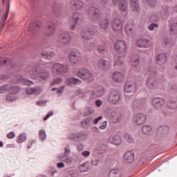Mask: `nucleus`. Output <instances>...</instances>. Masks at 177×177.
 <instances>
[{
	"instance_id": "f257e3e1",
	"label": "nucleus",
	"mask_w": 177,
	"mask_h": 177,
	"mask_svg": "<svg viewBox=\"0 0 177 177\" xmlns=\"http://www.w3.org/2000/svg\"><path fill=\"white\" fill-rule=\"evenodd\" d=\"M27 73L29 77L32 80L46 81V80L49 78V72L46 70H42L41 66H37L33 69L29 67Z\"/></svg>"
},
{
	"instance_id": "f03ea898",
	"label": "nucleus",
	"mask_w": 177,
	"mask_h": 177,
	"mask_svg": "<svg viewBox=\"0 0 177 177\" xmlns=\"http://www.w3.org/2000/svg\"><path fill=\"white\" fill-rule=\"evenodd\" d=\"M149 78L147 82V86L149 89H156L158 86V80L156 78L157 75V71L153 68L149 71Z\"/></svg>"
},
{
	"instance_id": "7ed1b4c3",
	"label": "nucleus",
	"mask_w": 177,
	"mask_h": 177,
	"mask_svg": "<svg viewBox=\"0 0 177 177\" xmlns=\"http://www.w3.org/2000/svg\"><path fill=\"white\" fill-rule=\"evenodd\" d=\"M106 115L110 118L113 124H118L122 120L120 113L115 111L114 109L109 108L106 110Z\"/></svg>"
},
{
	"instance_id": "20e7f679",
	"label": "nucleus",
	"mask_w": 177,
	"mask_h": 177,
	"mask_svg": "<svg viewBox=\"0 0 177 177\" xmlns=\"http://www.w3.org/2000/svg\"><path fill=\"white\" fill-rule=\"evenodd\" d=\"M51 65V71L53 74H56L57 75H63V74H66L67 73V66L63 65L60 63L50 64Z\"/></svg>"
},
{
	"instance_id": "39448f33",
	"label": "nucleus",
	"mask_w": 177,
	"mask_h": 177,
	"mask_svg": "<svg viewBox=\"0 0 177 177\" xmlns=\"http://www.w3.org/2000/svg\"><path fill=\"white\" fill-rule=\"evenodd\" d=\"M76 75L85 81H93V73L88 69H80Z\"/></svg>"
},
{
	"instance_id": "423d86ee",
	"label": "nucleus",
	"mask_w": 177,
	"mask_h": 177,
	"mask_svg": "<svg viewBox=\"0 0 177 177\" xmlns=\"http://www.w3.org/2000/svg\"><path fill=\"white\" fill-rule=\"evenodd\" d=\"M68 57L71 64H78V62H81L82 59L81 57V53L78 50L71 51Z\"/></svg>"
},
{
	"instance_id": "0eeeda50",
	"label": "nucleus",
	"mask_w": 177,
	"mask_h": 177,
	"mask_svg": "<svg viewBox=\"0 0 177 177\" xmlns=\"http://www.w3.org/2000/svg\"><path fill=\"white\" fill-rule=\"evenodd\" d=\"M81 38L83 41H91L95 38V31L87 28L80 32Z\"/></svg>"
},
{
	"instance_id": "6e6552de",
	"label": "nucleus",
	"mask_w": 177,
	"mask_h": 177,
	"mask_svg": "<svg viewBox=\"0 0 177 177\" xmlns=\"http://www.w3.org/2000/svg\"><path fill=\"white\" fill-rule=\"evenodd\" d=\"M134 125H143L146 122V115L143 113L135 114L131 119Z\"/></svg>"
},
{
	"instance_id": "1a4fd4ad",
	"label": "nucleus",
	"mask_w": 177,
	"mask_h": 177,
	"mask_svg": "<svg viewBox=\"0 0 177 177\" xmlns=\"http://www.w3.org/2000/svg\"><path fill=\"white\" fill-rule=\"evenodd\" d=\"M152 104L156 110H160L165 106V103H167V101H165V99L160 97H153L151 100Z\"/></svg>"
},
{
	"instance_id": "9d476101",
	"label": "nucleus",
	"mask_w": 177,
	"mask_h": 177,
	"mask_svg": "<svg viewBox=\"0 0 177 177\" xmlns=\"http://www.w3.org/2000/svg\"><path fill=\"white\" fill-rule=\"evenodd\" d=\"M114 48L118 53H124L127 52V44L125 41L117 40L114 44Z\"/></svg>"
},
{
	"instance_id": "9b49d317",
	"label": "nucleus",
	"mask_w": 177,
	"mask_h": 177,
	"mask_svg": "<svg viewBox=\"0 0 177 177\" xmlns=\"http://www.w3.org/2000/svg\"><path fill=\"white\" fill-rule=\"evenodd\" d=\"M80 97L86 102H92L96 99V92L95 91H88L83 93Z\"/></svg>"
},
{
	"instance_id": "f8f14e48",
	"label": "nucleus",
	"mask_w": 177,
	"mask_h": 177,
	"mask_svg": "<svg viewBox=\"0 0 177 177\" xmlns=\"http://www.w3.org/2000/svg\"><path fill=\"white\" fill-rule=\"evenodd\" d=\"M112 27H113V31H115V32L120 34V32H122V30L124 28V27L122 26V21H121V19H120L118 18L114 19L112 22Z\"/></svg>"
},
{
	"instance_id": "ddd939ff",
	"label": "nucleus",
	"mask_w": 177,
	"mask_h": 177,
	"mask_svg": "<svg viewBox=\"0 0 177 177\" xmlns=\"http://www.w3.org/2000/svg\"><path fill=\"white\" fill-rule=\"evenodd\" d=\"M145 104H146L145 97H136L133 102L132 108L134 109V110H138V109H142L145 107Z\"/></svg>"
},
{
	"instance_id": "4468645a",
	"label": "nucleus",
	"mask_w": 177,
	"mask_h": 177,
	"mask_svg": "<svg viewBox=\"0 0 177 177\" xmlns=\"http://www.w3.org/2000/svg\"><path fill=\"white\" fill-rule=\"evenodd\" d=\"M120 93L115 91H112L109 93L108 100L111 104H117L120 102Z\"/></svg>"
},
{
	"instance_id": "2eb2a0df",
	"label": "nucleus",
	"mask_w": 177,
	"mask_h": 177,
	"mask_svg": "<svg viewBox=\"0 0 177 177\" xmlns=\"http://www.w3.org/2000/svg\"><path fill=\"white\" fill-rule=\"evenodd\" d=\"M98 67L102 71H108L111 67V63L104 59H101L98 62Z\"/></svg>"
},
{
	"instance_id": "dca6fc26",
	"label": "nucleus",
	"mask_w": 177,
	"mask_h": 177,
	"mask_svg": "<svg viewBox=\"0 0 177 177\" xmlns=\"http://www.w3.org/2000/svg\"><path fill=\"white\" fill-rule=\"evenodd\" d=\"M58 41L60 44L67 45L71 42V37L67 33H61L58 35Z\"/></svg>"
},
{
	"instance_id": "f3484780",
	"label": "nucleus",
	"mask_w": 177,
	"mask_h": 177,
	"mask_svg": "<svg viewBox=\"0 0 177 177\" xmlns=\"http://www.w3.org/2000/svg\"><path fill=\"white\" fill-rule=\"evenodd\" d=\"M124 78V73L120 71H115L112 75V80L113 82H116L117 84H121L123 82Z\"/></svg>"
},
{
	"instance_id": "a211bd4d",
	"label": "nucleus",
	"mask_w": 177,
	"mask_h": 177,
	"mask_svg": "<svg viewBox=\"0 0 177 177\" xmlns=\"http://www.w3.org/2000/svg\"><path fill=\"white\" fill-rule=\"evenodd\" d=\"M137 85L133 82H129L126 84L124 91L126 93H135L136 92Z\"/></svg>"
},
{
	"instance_id": "6ab92c4d",
	"label": "nucleus",
	"mask_w": 177,
	"mask_h": 177,
	"mask_svg": "<svg viewBox=\"0 0 177 177\" xmlns=\"http://www.w3.org/2000/svg\"><path fill=\"white\" fill-rule=\"evenodd\" d=\"M135 160V153L132 151H128L124 154V161L127 164L132 163Z\"/></svg>"
},
{
	"instance_id": "aec40b11",
	"label": "nucleus",
	"mask_w": 177,
	"mask_h": 177,
	"mask_svg": "<svg viewBox=\"0 0 177 177\" xmlns=\"http://www.w3.org/2000/svg\"><path fill=\"white\" fill-rule=\"evenodd\" d=\"M136 45L138 48H150L151 41L147 39H140L137 41Z\"/></svg>"
},
{
	"instance_id": "412c9836",
	"label": "nucleus",
	"mask_w": 177,
	"mask_h": 177,
	"mask_svg": "<svg viewBox=\"0 0 177 177\" xmlns=\"http://www.w3.org/2000/svg\"><path fill=\"white\" fill-rule=\"evenodd\" d=\"M3 64H10L11 68H10V69L11 70V71H16L17 66H13V64H12V59H10L6 57H1L0 58V67Z\"/></svg>"
},
{
	"instance_id": "4be33fe9",
	"label": "nucleus",
	"mask_w": 177,
	"mask_h": 177,
	"mask_svg": "<svg viewBox=\"0 0 177 177\" xmlns=\"http://www.w3.org/2000/svg\"><path fill=\"white\" fill-rule=\"evenodd\" d=\"M42 91V89H41V87L37 86L35 88H28L25 91L26 95H39L41 92Z\"/></svg>"
},
{
	"instance_id": "5701e85b",
	"label": "nucleus",
	"mask_w": 177,
	"mask_h": 177,
	"mask_svg": "<svg viewBox=\"0 0 177 177\" xmlns=\"http://www.w3.org/2000/svg\"><path fill=\"white\" fill-rule=\"evenodd\" d=\"M135 24L133 22H130L126 24L125 26V32L127 35H133L135 34Z\"/></svg>"
},
{
	"instance_id": "b1692460",
	"label": "nucleus",
	"mask_w": 177,
	"mask_h": 177,
	"mask_svg": "<svg viewBox=\"0 0 177 177\" xmlns=\"http://www.w3.org/2000/svg\"><path fill=\"white\" fill-rule=\"evenodd\" d=\"M167 62V55L164 53H160L156 57V64L158 66H162V64H165Z\"/></svg>"
},
{
	"instance_id": "393cba45",
	"label": "nucleus",
	"mask_w": 177,
	"mask_h": 177,
	"mask_svg": "<svg viewBox=\"0 0 177 177\" xmlns=\"http://www.w3.org/2000/svg\"><path fill=\"white\" fill-rule=\"evenodd\" d=\"M99 26L101 30H107L110 26V21L107 18H100L99 19Z\"/></svg>"
},
{
	"instance_id": "a878e982",
	"label": "nucleus",
	"mask_w": 177,
	"mask_h": 177,
	"mask_svg": "<svg viewBox=\"0 0 177 177\" xmlns=\"http://www.w3.org/2000/svg\"><path fill=\"white\" fill-rule=\"evenodd\" d=\"M68 86H71V85H81L82 81L77 77H69L66 81Z\"/></svg>"
},
{
	"instance_id": "bb28decb",
	"label": "nucleus",
	"mask_w": 177,
	"mask_h": 177,
	"mask_svg": "<svg viewBox=\"0 0 177 177\" xmlns=\"http://www.w3.org/2000/svg\"><path fill=\"white\" fill-rule=\"evenodd\" d=\"M109 143H111V145H115V146H120L121 145V142H122V140L121 139V137L118 135L112 136L109 138Z\"/></svg>"
},
{
	"instance_id": "cd10ccee",
	"label": "nucleus",
	"mask_w": 177,
	"mask_h": 177,
	"mask_svg": "<svg viewBox=\"0 0 177 177\" xmlns=\"http://www.w3.org/2000/svg\"><path fill=\"white\" fill-rule=\"evenodd\" d=\"M124 57L123 55L115 56L113 58V67H121L124 64Z\"/></svg>"
},
{
	"instance_id": "c85d7f7f",
	"label": "nucleus",
	"mask_w": 177,
	"mask_h": 177,
	"mask_svg": "<svg viewBox=\"0 0 177 177\" xmlns=\"http://www.w3.org/2000/svg\"><path fill=\"white\" fill-rule=\"evenodd\" d=\"M93 121V118L92 117L84 118L81 121L80 126L82 128H84V129H86L89 128V125L92 124V122Z\"/></svg>"
},
{
	"instance_id": "c756f323",
	"label": "nucleus",
	"mask_w": 177,
	"mask_h": 177,
	"mask_svg": "<svg viewBox=\"0 0 177 177\" xmlns=\"http://www.w3.org/2000/svg\"><path fill=\"white\" fill-rule=\"evenodd\" d=\"M107 150V145L104 143L97 144L95 148V151L97 154H104Z\"/></svg>"
},
{
	"instance_id": "7c9ffc66",
	"label": "nucleus",
	"mask_w": 177,
	"mask_h": 177,
	"mask_svg": "<svg viewBox=\"0 0 177 177\" xmlns=\"http://www.w3.org/2000/svg\"><path fill=\"white\" fill-rule=\"evenodd\" d=\"M73 21L74 24H80V23H82L83 21L82 14L75 12L73 15Z\"/></svg>"
},
{
	"instance_id": "2f4dec72",
	"label": "nucleus",
	"mask_w": 177,
	"mask_h": 177,
	"mask_svg": "<svg viewBox=\"0 0 177 177\" xmlns=\"http://www.w3.org/2000/svg\"><path fill=\"white\" fill-rule=\"evenodd\" d=\"M92 13L93 19H99V17H100V10H99V8H95L94 7L91 8L88 14L92 15Z\"/></svg>"
},
{
	"instance_id": "473e14b6",
	"label": "nucleus",
	"mask_w": 177,
	"mask_h": 177,
	"mask_svg": "<svg viewBox=\"0 0 177 177\" xmlns=\"http://www.w3.org/2000/svg\"><path fill=\"white\" fill-rule=\"evenodd\" d=\"M133 12H139V0H129Z\"/></svg>"
},
{
	"instance_id": "72a5a7b5",
	"label": "nucleus",
	"mask_w": 177,
	"mask_h": 177,
	"mask_svg": "<svg viewBox=\"0 0 177 177\" xmlns=\"http://www.w3.org/2000/svg\"><path fill=\"white\" fill-rule=\"evenodd\" d=\"M119 9L122 12H125L128 9V1L127 0H118Z\"/></svg>"
},
{
	"instance_id": "f704fd0d",
	"label": "nucleus",
	"mask_w": 177,
	"mask_h": 177,
	"mask_svg": "<svg viewBox=\"0 0 177 177\" xmlns=\"http://www.w3.org/2000/svg\"><path fill=\"white\" fill-rule=\"evenodd\" d=\"M8 92L10 93H13L14 95H16L19 91H20V87L16 84H8Z\"/></svg>"
},
{
	"instance_id": "c9c22d12",
	"label": "nucleus",
	"mask_w": 177,
	"mask_h": 177,
	"mask_svg": "<svg viewBox=\"0 0 177 177\" xmlns=\"http://www.w3.org/2000/svg\"><path fill=\"white\" fill-rule=\"evenodd\" d=\"M72 4L75 6V9L77 10H81L84 8V3L81 0H73Z\"/></svg>"
},
{
	"instance_id": "e433bc0d",
	"label": "nucleus",
	"mask_w": 177,
	"mask_h": 177,
	"mask_svg": "<svg viewBox=\"0 0 177 177\" xmlns=\"http://www.w3.org/2000/svg\"><path fill=\"white\" fill-rule=\"evenodd\" d=\"M130 62L133 67H138L139 66V55H136L132 56Z\"/></svg>"
},
{
	"instance_id": "4c0bfd02",
	"label": "nucleus",
	"mask_w": 177,
	"mask_h": 177,
	"mask_svg": "<svg viewBox=\"0 0 177 177\" xmlns=\"http://www.w3.org/2000/svg\"><path fill=\"white\" fill-rule=\"evenodd\" d=\"M141 131L143 135H150L151 132L153 131V129L149 125H145L142 127Z\"/></svg>"
},
{
	"instance_id": "58836bf2",
	"label": "nucleus",
	"mask_w": 177,
	"mask_h": 177,
	"mask_svg": "<svg viewBox=\"0 0 177 177\" xmlns=\"http://www.w3.org/2000/svg\"><path fill=\"white\" fill-rule=\"evenodd\" d=\"M43 59H47L50 60L53 56H55V53L50 51H44L41 53Z\"/></svg>"
},
{
	"instance_id": "ea45409f",
	"label": "nucleus",
	"mask_w": 177,
	"mask_h": 177,
	"mask_svg": "<svg viewBox=\"0 0 177 177\" xmlns=\"http://www.w3.org/2000/svg\"><path fill=\"white\" fill-rule=\"evenodd\" d=\"M91 169V167H89V163L84 162L79 167L80 172H88Z\"/></svg>"
},
{
	"instance_id": "a19ab883",
	"label": "nucleus",
	"mask_w": 177,
	"mask_h": 177,
	"mask_svg": "<svg viewBox=\"0 0 177 177\" xmlns=\"http://www.w3.org/2000/svg\"><path fill=\"white\" fill-rule=\"evenodd\" d=\"M108 177H121V171L117 169H112L109 171Z\"/></svg>"
},
{
	"instance_id": "79ce46f5",
	"label": "nucleus",
	"mask_w": 177,
	"mask_h": 177,
	"mask_svg": "<svg viewBox=\"0 0 177 177\" xmlns=\"http://www.w3.org/2000/svg\"><path fill=\"white\" fill-rule=\"evenodd\" d=\"M124 138L126 142L128 143H135V140H133V137L132 135L129 134V133H124Z\"/></svg>"
},
{
	"instance_id": "37998d69",
	"label": "nucleus",
	"mask_w": 177,
	"mask_h": 177,
	"mask_svg": "<svg viewBox=\"0 0 177 177\" xmlns=\"http://www.w3.org/2000/svg\"><path fill=\"white\" fill-rule=\"evenodd\" d=\"M27 140V134L26 133H21L17 139V143H23Z\"/></svg>"
},
{
	"instance_id": "c03bdc74",
	"label": "nucleus",
	"mask_w": 177,
	"mask_h": 177,
	"mask_svg": "<svg viewBox=\"0 0 177 177\" xmlns=\"http://www.w3.org/2000/svg\"><path fill=\"white\" fill-rule=\"evenodd\" d=\"M94 92H95V97L97 99V97H100V96H103V95H104V88L99 87Z\"/></svg>"
},
{
	"instance_id": "a18cd8bd",
	"label": "nucleus",
	"mask_w": 177,
	"mask_h": 177,
	"mask_svg": "<svg viewBox=\"0 0 177 177\" xmlns=\"http://www.w3.org/2000/svg\"><path fill=\"white\" fill-rule=\"evenodd\" d=\"M93 113H95V110H93V109L91 107H87L84 109L83 114L84 115L86 116V115H91V114H93Z\"/></svg>"
},
{
	"instance_id": "49530a36",
	"label": "nucleus",
	"mask_w": 177,
	"mask_h": 177,
	"mask_svg": "<svg viewBox=\"0 0 177 177\" xmlns=\"http://www.w3.org/2000/svg\"><path fill=\"white\" fill-rule=\"evenodd\" d=\"M47 30L49 32L47 34V35H52V34H53V32H55V24H48Z\"/></svg>"
},
{
	"instance_id": "de8ad7c7",
	"label": "nucleus",
	"mask_w": 177,
	"mask_h": 177,
	"mask_svg": "<svg viewBox=\"0 0 177 177\" xmlns=\"http://www.w3.org/2000/svg\"><path fill=\"white\" fill-rule=\"evenodd\" d=\"M163 42L167 45V46H174V41L172 39H168L167 37H165L163 39Z\"/></svg>"
},
{
	"instance_id": "09e8293b",
	"label": "nucleus",
	"mask_w": 177,
	"mask_h": 177,
	"mask_svg": "<svg viewBox=\"0 0 177 177\" xmlns=\"http://www.w3.org/2000/svg\"><path fill=\"white\" fill-rule=\"evenodd\" d=\"M169 107L171 109V110H175V109H177V100H171L169 103Z\"/></svg>"
},
{
	"instance_id": "8fccbe9b",
	"label": "nucleus",
	"mask_w": 177,
	"mask_h": 177,
	"mask_svg": "<svg viewBox=\"0 0 177 177\" xmlns=\"http://www.w3.org/2000/svg\"><path fill=\"white\" fill-rule=\"evenodd\" d=\"M171 35H177V24H174L170 28Z\"/></svg>"
},
{
	"instance_id": "3c124183",
	"label": "nucleus",
	"mask_w": 177,
	"mask_h": 177,
	"mask_svg": "<svg viewBox=\"0 0 177 177\" xmlns=\"http://www.w3.org/2000/svg\"><path fill=\"white\" fill-rule=\"evenodd\" d=\"M6 99L8 102H15V100H16V96L15 95V94L9 93V94L6 96Z\"/></svg>"
},
{
	"instance_id": "603ef678",
	"label": "nucleus",
	"mask_w": 177,
	"mask_h": 177,
	"mask_svg": "<svg viewBox=\"0 0 177 177\" xmlns=\"http://www.w3.org/2000/svg\"><path fill=\"white\" fill-rule=\"evenodd\" d=\"M150 23H154V21H158V15L157 14H152L149 19Z\"/></svg>"
},
{
	"instance_id": "864d4df0",
	"label": "nucleus",
	"mask_w": 177,
	"mask_h": 177,
	"mask_svg": "<svg viewBox=\"0 0 177 177\" xmlns=\"http://www.w3.org/2000/svg\"><path fill=\"white\" fill-rule=\"evenodd\" d=\"M39 139H41V141H44L45 139H46V133L45 131L41 129L39 132Z\"/></svg>"
},
{
	"instance_id": "5fc2aeb1",
	"label": "nucleus",
	"mask_w": 177,
	"mask_h": 177,
	"mask_svg": "<svg viewBox=\"0 0 177 177\" xmlns=\"http://www.w3.org/2000/svg\"><path fill=\"white\" fill-rule=\"evenodd\" d=\"M62 82L63 79L62 77H57L51 82V86H53V85H56L57 84H61Z\"/></svg>"
},
{
	"instance_id": "6e6d98bb",
	"label": "nucleus",
	"mask_w": 177,
	"mask_h": 177,
	"mask_svg": "<svg viewBox=\"0 0 177 177\" xmlns=\"http://www.w3.org/2000/svg\"><path fill=\"white\" fill-rule=\"evenodd\" d=\"M97 50L100 55H103L106 52V46L104 45H100L97 47Z\"/></svg>"
},
{
	"instance_id": "4d7b16f0",
	"label": "nucleus",
	"mask_w": 177,
	"mask_h": 177,
	"mask_svg": "<svg viewBox=\"0 0 177 177\" xmlns=\"http://www.w3.org/2000/svg\"><path fill=\"white\" fill-rule=\"evenodd\" d=\"M61 161H64V162H66V164H71V158L67 157V156H61Z\"/></svg>"
},
{
	"instance_id": "13d9d810",
	"label": "nucleus",
	"mask_w": 177,
	"mask_h": 177,
	"mask_svg": "<svg viewBox=\"0 0 177 177\" xmlns=\"http://www.w3.org/2000/svg\"><path fill=\"white\" fill-rule=\"evenodd\" d=\"M10 86H9V84H6L4 86H2L0 87V93H5V92H6V91H8L9 88Z\"/></svg>"
},
{
	"instance_id": "bf43d9fd",
	"label": "nucleus",
	"mask_w": 177,
	"mask_h": 177,
	"mask_svg": "<svg viewBox=\"0 0 177 177\" xmlns=\"http://www.w3.org/2000/svg\"><path fill=\"white\" fill-rule=\"evenodd\" d=\"M148 3V5L150 6V8H154L156 5H157L156 0H146Z\"/></svg>"
},
{
	"instance_id": "052dcab7",
	"label": "nucleus",
	"mask_w": 177,
	"mask_h": 177,
	"mask_svg": "<svg viewBox=\"0 0 177 177\" xmlns=\"http://www.w3.org/2000/svg\"><path fill=\"white\" fill-rule=\"evenodd\" d=\"M68 175L71 177H77V171L71 169L68 171Z\"/></svg>"
},
{
	"instance_id": "680f3d73",
	"label": "nucleus",
	"mask_w": 177,
	"mask_h": 177,
	"mask_svg": "<svg viewBox=\"0 0 177 177\" xmlns=\"http://www.w3.org/2000/svg\"><path fill=\"white\" fill-rule=\"evenodd\" d=\"M70 139L72 140H76V139H81V136L78 134H71L69 136Z\"/></svg>"
},
{
	"instance_id": "e2e57ef3",
	"label": "nucleus",
	"mask_w": 177,
	"mask_h": 177,
	"mask_svg": "<svg viewBox=\"0 0 177 177\" xmlns=\"http://www.w3.org/2000/svg\"><path fill=\"white\" fill-rule=\"evenodd\" d=\"M22 82L23 84H24V85H28V86H31V85H34V82L28 80H22Z\"/></svg>"
},
{
	"instance_id": "0e129e2a",
	"label": "nucleus",
	"mask_w": 177,
	"mask_h": 177,
	"mask_svg": "<svg viewBox=\"0 0 177 177\" xmlns=\"http://www.w3.org/2000/svg\"><path fill=\"white\" fill-rule=\"evenodd\" d=\"M107 127V121H104L100 124V129H106Z\"/></svg>"
},
{
	"instance_id": "69168bd1",
	"label": "nucleus",
	"mask_w": 177,
	"mask_h": 177,
	"mask_svg": "<svg viewBox=\"0 0 177 177\" xmlns=\"http://www.w3.org/2000/svg\"><path fill=\"white\" fill-rule=\"evenodd\" d=\"M154 28H158V24H151L149 26V30L150 31H153V30H154Z\"/></svg>"
},
{
	"instance_id": "338daca9",
	"label": "nucleus",
	"mask_w": 177,
	"mask_h": 177,
	"mask_svg": "<svg viewBox=\"0 0 177 177\" xmlns=\"http://www.w3.org/2000/svg\"><path fill=\"white\" fill-rule=\"evenodd\" d=\"M15 136L16 134L13 131H11L7 134L8 139H13V138H15Z\"/></svg>"
},
{
	"instance_id": "774afa93",
	"label": "nucleus",
	"mask_w": 177,
	"mask_h": 177,
	"mask_svg": "<svg viewBox=\"0 0 177 177\" xmlns=\"http://www.w3.org/2000/svg\"><path fill=\"white\" fill-rule=\"evenodd\" d=\"M68 154H70V147L66 146L65 147V152L64 156H68Z\"/></svg>"
}]
</instances>
